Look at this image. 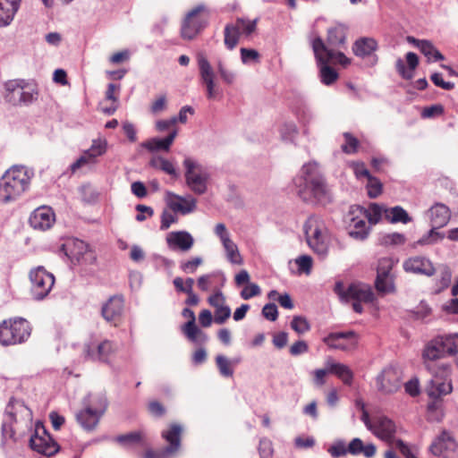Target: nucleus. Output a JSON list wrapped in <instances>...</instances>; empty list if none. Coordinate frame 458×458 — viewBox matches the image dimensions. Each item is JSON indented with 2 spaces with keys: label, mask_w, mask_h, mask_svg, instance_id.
I'll use <instances>...</instances> for the list:
<instances>
[{
  "label": "nucleus",
  "mask_w": 458,
  "mask_h": 458,
  "mask_svg": "<svg viewBox=\"0 0 458 458\" xmlns=\"http://www.w3.org/2000/svg\"><path fill=\"white\" fill-rule=\"evenodd\" d=\"M293 183L297 195L305 202L326 204L331 200L330 189L316 163L303 165Z\"/></svg>",
  "instance_id": "nucleus-1"
},
{
  "label": "nucleus",
  "mask_w": 458,
  "mask_h": 458,
  "mask_svg": "<svg viewBox=\"0 0 458 458\" xmlns=\"http://www.w3.org/2000/svg\"><path fill=\"white\" fill-rule=\"evenodd\" d=\"M32 172L23 165H13L0 179V201L18 199L30 187Z\"/></svg>",
  "instance_id": "nucleus-2"
},
{
  "label": "nucleus",
  "mask_w": 458,
  "mask_h": 458,
  "mask_svg": "<svg viewBox=\"0 0 458 458\" xmlns=\"http://www.w3.org/2000/svg\"><path fill=\"white\" fill-rule=\"evenodd\" d=\"M30 323L21 317H13L0 322V345L4 347L22 344L30 337Z\"/></svg>",
  "instance_id": "nucleus-3"
},
{
  "label": "nucleus",
  "mask_w": 458,
  "mask_h": 458,
  "mask_svg": "<svg viewBox=\"0 0 458 458\" xmlns=\"http://www.w3.org/2000/svg\"><path fill=\"white\" fill-rule=\"evenodd\" d=\"M4 98L13 106H29L38 98L35 84L23 79L10 80L4 83Z\"/></svg>",
  "instance_id": "nucleus-4"
},
{
  "label": "nucleus",
  "mask_w": 458,
  "mask_h": 458,
  "mask_svg": "<svg viewBox=\"0 0 458 458\" xmlns=\"http://www.w3.org/2000/svg\"><path fill=\"white\" fill-rule=\"evenodd\" d=\"M433 377L430 379L426 392L431 399H440L443 395L450 394L453 390L450 378L451 365L442 363L437 366L428 365Z\"/></svg>",
  "instance_id": "nucleus-5"
},
{
  "label": "nucleus",
  "mask_w": 458,
  "mask_h": 458,
  "mask_svg": "<svg viewBox=\"0 0 458 458\" xmlns=\"http://www.w3.org/2000/svg\"><path fill=\"white\" fill-rule=\"evenodd\" d=\"M209 12L204 4H199L189 11L181 25V37L186 40L194 39L208 25Z\"/></svg>",
  "instance_id": "nucleus-6"
},
{
  "label": "nucleus",
  "mask_w": 458,
  "mask_h": 458,
  "mask_svg": "<svg viewBox=\"0 0 458 458\" xmlns=\"http://www.w3.org/2000/svg\"><path fill=\"white\" fill-rule=\"evenodd\" d=\"M185 167V182L189 189L197 195L206 193L210 178L208 172L190 157L183 161Z\"/></svg>",
  "instance_id": "nucleus-7"
},
{
  "label": "nucleus",
  "mask_w": 458,
  "mask_h": 458,
  "mask_svg": "<svg viewBox=\"0 0 458 458\" xmlns=\"http://www.w3.org/2000/svg\"><path fill=\"white\" fill-rule=\"evenodd\" d=\"M309 246L317 253L324 255L327 250V230L324 222L316 216H310L304 225Z\"/></svg>",
  "instance_id": "nucleus-8"
},
{
  "label": "nucleus",
  "mask_w": 458,
  "mask_h": 458,
  "mask_svg": "<svg viewBox=\"0 0 458 458\" xmlns=\"http://www.w3.org/2000/svg\"><path fill=\"white\" fill-rule=\"evenodd\" d=\"M257 29V20L237 18L233 23L226 24L225 28V45L233 50L238 44L241 36L250 37Z\"/></svg>",
  "instance_id": "nucleus-9"
},
{
  "label": "nucleus",
  "mask_w": 458,
  "mask_h": 458,
  "mask_svg": "<svg viewBox=\"0 0 458 458\" xmlns=\"http://www.w3.org/2000/svg\"><path fill=\"white\" fill-rule=\"evenodd\" d=\"M30 446L46 456L55 455L60 450L59 444L55 441L40 421L36 423L35 432L30 438Z\"/></svg>",
  "instance_id": "nucleus-10"
},
{
  "label": "nucleus",
  "mask_w": 458,
  "mask_h": 458,
  "mask_svg": "<svg viewBox=\"0 0 458 458\" xmlns=\"http://www.w3.org/2000/svg\"><path fill=\"white\" fill-rule=\"evenodd\" d=\"M312 49L318 66L319 67V77L321 82L327 86L334 84L337 81L339 75L334 68L328 65V64H330L328 58L324 57L323 51L327 49L325 42L321 38L318 37L312 40Z\"/></svg>",
  "instance_id": "nucleus-11"
},
{
  "label": "nucleus",
  "mask_w": 458,
  "mask_h": 458,
  "mask_svg": "<svg viewBox=\"0 0 458 458\" xmlns=\"http://www.w3.org/2000/svg\"><path fill=\"white\" fill-rule=\"evenodd\" d=\"M31 294L37 301L43 300L48 295L55 284V276L43 267H38L30 272Z\"/></svg>",
  "instance_id": "nucleus-12"
},
{
  "label": "nucleus",
  "mask_w": 458,
  "mask_h": 458,
  "mask_svg": "<svg viewBox=\"0 0 458 458\" xmlns=\"http://www.w3.org/2000/svg\"><path fill=\"white\" fill-rule=\"evenodd\" d=\"M342 298L346 301H352V310L356 313H362L363 308L361 303H370L374 301V293L369 284L354 283L351 284L345 292L343 293Z\"/></svg>",
  "instance_id": "nucleus-13"
},
{
  "label": "nucleus",
  "mask_w": 458,
  "mask_h": 458,
  "mask_svg": "<svg viewBox=\"0 0 458 458\" xmlns=\"http://www.w3.org/2000/svg\"><path fill=\"white\" fill-rule=\"evenodd\" d=\"M376 388L383 395L398 392L403 385L402 373L395 368H385L376 377Z\"/></svg>",
  "instance_id": "nucleus-14"
},
{
  "label": "nucleus",
  "mask_w": 458,
  "mask_h": 458,
  "mask_svg": "<svg viewBox=\"0 0 458 458\" xmlns=\"http://www.w3.org/2000/svg\"><path fill=\"white\" fill-rule=\"evenodd\" d=\"M82 356L85 360L111 363L114 357L113 343L109 340L85 343L82 345Z\"/></svg>",
  "instance_id": "nucleus-15"
},
{
  "label": "nucleus",
  "mask_w": 458,
  "mask_h": 458,
  "mask_svg": "<svg viewBox=\"0 0 458 458\" xmlns=\"http://www.w3.org/2000/svg\"><path fill=\"white\" fill-rule=\"evenodd\" d=\"M429 452L442 458H458V443L448 431L443 430L429 445Z\"/></svg>",
  "instance_id": "nucleus-16"
},
{
  "label": "nucleus",
  "mask_w": 458,
  "mask_h": 458,
  "mask_svg": "<svg viewBox=\"0 0 458 458\" xmlns=\"http://www.w3.org/2000/svg\"><path fill=\"white\" fill-rule=\"evenodd\" d=\"M106 149V140H94L91 147L84 151L82 155L70 165L72 173H76L79 169L86 166L90 168L96 163V158L104 154Z\"/></svg>",
  "instance_id": "nucleus-17"
},
{
  "label": "nucleus",
  "mask_w": 458,
  "mask_h": 458,
  "mask_svg": "<svg viewBox=\"0 0 458 458\" xmlns=\"http://www.w3.org/2000/svg\"><path fill=\"white\" fill-rule=\"evenodd\" d=\"M359 335L355 331L330 333L323 339V342L332 349L350 351L357 347Z\"/></svg>",
  "instance_id": "nucleus-18"
},
{
  "label": "nucleus",
  "mask_w": 458,
  "mask_h": 458,
  "mask_svg": "<svg viewBox=\"0 0 458 458\" xmlns=\"http://www.w3.org/2000/svg\"><path fill=\"white\" fill-rule=\"evenodd\" d=\"M14 403L19 404L21 408H25L23 404L19 403V402L15 401L13 398L10 399L5 408L1 426V445L3 446L15 442V431L13 429V424L16 422Z\"/></svg>",
  "instance_id": "nucleus-19"
},
{
  "label": "nucleus",
  "mask_w": 458,
  "mask_h": 458,
  "mask_svg": "<svg viewBox=\"0 0 458 458\" xmlns=\"http://www.w3.org/2000/svg\"><path fill=\"white\" fill-rule=\"evenodd\" d=\"M405 272L430 277L435 275L436 267L433 262L424 256H412L403 261Z\"/></svg>",
  "instance_id": "nucleus-20"
},
{
  "label": "nucleus",
  "mask_w": 458,
  "mask_h": 458,
  "mask_svg": "<svg viewBox=\"0 0 458 458\" xmlns=\"http://www.w3.org/2000/svg\"><path fill=\"white\" fill-rule=\"evenodd\" d=\"M55 221L54 210L47 206L37 208L30 216L29 223L32 228L38 231L49 229Z\"/></svg>",
  "instance_id": "nucleus-21"
},
{
  "label": "nucleus",
  "mask_w": 458,
  "mask_h": 458,
  "mask_svg": "<svg viewBox=\"0 0 458 458\" xmlns=\"http://www.w3.org/2000/svg\"><path fill=\"white\" fill-rule=\"evenodd\" d=\"M99 402V407H87L77 413V421L85 430H92L98 423L99 418L106 407V402L104 398L101 397Z\"/></svg>",
  "instance_id": "nucleus-22"
},
{
  "label": "nucleus",
  "mask_w": 458,
  "mask_h": 458,
  "mask_svg": "<svg viewBox=\"0 0 458 458\" xmlns=\"http://www.w3.org/2000/svg\"><path fill=\"white\" fill-rule=\"evenodd\" d=\"M198 65L200 78L207 88V98L213 99L216 95L214 81L215 74L208 60L202 54L198 55Z\"/></svg>",
  "instance_id": "nucleus-23"
},
{
  "label": "nucleus",
  "mask_w": 458,
  "mask_h": 458,
  "mask_svg": "<svg viewBox=\"0 0 458 458\" xmlns=\"http://www.w3.org/2000/svg\"><path fill=\"white\" fill-rule=\"evenodd\" d=\"M186 313H189V320L182 326V333L193 343H205L208 340V335L196 326L194 312L191 309L185 308L182 310V315L186 316Z\"/></svg>",
  "instance_id": "nucleus-24"
},
{
  "label": "nucleus",
  "mask_w": 458,
  "mask_h": 458,
  "mask_svg": "<svg viewBox=\"0 0 458 458\" xmlns=\"http://www.w3.org/2000/svg\"><path fill=\"white\" fill-rule=\"evenodd\" d=\"M166 203L174 212H179L182 215L191 213L196 208V199L193 198L186 199L173 192L166 193Z\"/></svg>",
  "instance_id": "nucleus-25"
},
{
  "label": "nucleus",
  "mask_w": 458,
  "mask_h": 458,
  "mask_svg": "<svg viewBox=\"0 0 458 458\" xmlns=\"http://www.w3.org/2000/svg\"><path fill=\"white\" fill-rule=\"evenodd\" d=\"M428 216L431 226L442 228L450 221L451 210L446 205L437 202L428 210Z\"/></svg>",
  "instance_id": "nucleus-26"
},
{
  "label": "nucleus",
  "mask_w": 458,
  "mask_h": 458,
  "mask_svg": "<svg viewBox=\"0 0 458 458\" xmlns=\"http://www.w3.org/2000/svg\"><path fill=\"white\" fill-rule=\"evenodd\" d=\"M182 427L178 423H171L167 429L163 430L161 437L168 443L166 452L174 454L181 447Z\"/></svg>",
  "instance_id": "nucleus-27"
},
{
  "label": "nucleus",
  "mask_w": 458,
  "mask_h": 458,
  "mask_svg": "<svg viewBox=\"0 0 458 458\" xmlns=\"http://www.w3.org/2000/svg\"><path fill=\"white\" fill-rule=\"evenodd\" d=\"M371 432L378 438L390 442L394 437L395 425L386 417H380L374 421Z\"/></svg>",
  "instance_id": "nucleus-28"
},
{
  "label": "nucleus",
  "mask_w": 458,
  "mask_h": 458,
  "mask_svg": "<svg viewBox=\"0 0 458 458\" xmlns=\"http://www.w3.org/2000/svg\"><path fill=\"white\" fill-rule=\"evenodd\" d=\"M167 245L171 249H179L187 251L193 246L194 240L186 231L171 232L166 237Z\"/></svg>",
  "instance_id": "nucleus-29"
},
{
  "label": "nucleus",
  "mask_w": 458,
  "mask_h": 458,
  "mask_svg": "<svg viewBox=\"0 0 458 458\" xmlns=\"http://www.w3.org/2000/svg\"><path fill=\"white\" fill-rule=\"evenodd\" d=\"M21 0H0V27L8 26L14 19Z\"/></svg>",
  "instance_id": "nucleus-30"
},
{
  "label": "nucleus",
  "mask_w": 458,
  "mask_h": 458,
  "mask_svg": "<svg viewBox=\"0 0 458 458\" xmlns=\"http://www.w3.org/2000/svg\"><path fill=\"white\" fill-rule=\"evenodd\" d=\"M377 49V42L372 38H360L352 46L353 54L361 58L370 56Z\"/></svg>",
  "instance_id": "nucleus-31"
},
{
  "label": "nucleus",
  "mask_w": 458,
  "mask_h": 458,
  "mask_svg": "<svg viewBox=\"0 0 458 458\" xmlns=\"http://www.w3.org/2000/svg\"><path fill=\"white\" fill-rule=\"evenodd\" d=\"M406 61L409 69H406L405 64L401 58L396 61L395 67L402 78L405 80H411L413 77V71L419 64V57L415 53L408 52L406 54Z\"/></svg>",
  "instance_id": "nucleus-32"
},
{
  "label": "nucleus",
  "mask_w": 458,
  "mask_h": 458,
  "mask_svg": "<svg viewBox=\"0 0 458 458\" xmlns=\"http://www.w3.org/2000/svg\"><path fill=\"white\" fill-rule=\"evenodd\" d=\"M177 135V131L173 130L167 137L164 139H157L153 138L147 141H144L141 146L147 148L149 151H157V150H165L168 151L171 145L173 144L175 137Z\"/></svg>",
  "instance_id": "nucleus-33"
},
{
  "label": "nucleus",
  "mask_w": 458,
  "mask_h": 458,
  "mask_svg": "<svg viewBox=\"0 0 458 458\" xmlns=\"http://www.w3.org/2000/svg\"><path fill=\"white\" fill-rule=\"evenodd\" d=\"M326 365L329 366L330 374L335 375L344 385H352L353 373L347 365L335 362L332 360H327Z\"/></svg>",
  "instance_id": "nucleus-34"
},
{
  "label": "nucleus",
  "mask_w": 458,
  "mask_h": 458,
  "mask_svg": "<svg viewBox=\"0 0 458 458\" xmlns=\"http://www.w3.org/2000/svg\"><path fill=\"white\" fill-rule=\"evenodd\" d=\"M407 40L413 43L420 52L427 56L429 60L440 61L444 59V55L433 46L428 40H420L412 37H408Z\"/></svg>",
  "instance_id": "nucleus-35"
},
{
  "label": "nucleus",
  "mask_w": 458,
  "mask_h": 458,
  "mask_svg": "<svg viewBox=\"0 0 458 458\" xmlns=\"http://www.w3.org/2000/svg\"><path fill=\"white\" fill-rule=\"evenodd\" d=\"M376 445L374 444L364 445L360 438H353L348 445V452L352 455L362 454L366 458H372L376 454Z\"/></svg>",
  "instance_id": "nucleus-36"
},
{
  "label": "nucleus",
  "mask_w": 458,
  "mask_h": 458,
  "mask_svg": "<svg viewBox=\"0 0 458 458\" xmlns=\"http://www.w3.org/2000/svg\"><path fill=\"white\" fill-rule=\"evenodd\" d=\"M62 249L71 259L80 261L81 257L87 251L88 245L83 241L72 240L63 244Z\"/></svg>",
  "instance_id": "nucleus-37"
},
{
  "label": "nucleus",
  "mask_w": 458,
  "mask_h": 458,
  "mask_svg": "<svg viewBox=\"0 0 458 458\" xmlns=\"http://www.w3.org/2000/svg\"><path fill=\"white\" fill-rule=\"evenodd\" d=\"M384 216H385V218L392 224H396V223L408 224L411 221V217L409 216L407 211L400 206L385 208Z\"/></svg>",
  "instance_id": "nucleus-38"
},
{
  "label": "nucleus",
  "mask_w": 458,
  "mask_h": 458,
  "mask_svg": "<svg viewBox=\"0 0 458 458\" xmlns=\"http://www.w3.org/2000/svg\"><path fill=\"white\" fill-rule=\"evenodd\" d=\"M445 355L443 341L440 339V336L430 341L423 352V357L428 360H436L441 359Z\"/></svg>",
  "instance_id": "nucleus-39"
},
{
  "label": "nucleus",
  "mask_w": 458,
  "mask_h": 458,
  "mask_svg": "<svg viewBox=\"0 0 458 458\" xmlns=\"http://www.w3.org/2000/svg\"><path fill=\"white\" fill-rule=\"evenodd\" d=\"M369 233V227L367 226L364 218H352L350 225L349 235L358 241L365 240Z\"/></svg>",
  "instance_id": "nucleus-40"
},
{
  "label": "nucleus",
  "mask_w": 458,
  "mask_h": 458,
  "mask_svg": "<svg viewBox=\"0 0 458 458\" xmlns=\"http://www.w3.org/2000/svg\"><path fill=\"white\" fill-rule=\"evenodd\" d=\"M145 434L142 431H132L116 437V442L124 447L144 445Z\"/></svg>",
  "instance_id": "nucleus-41"
},
{
  "label": "nucleus",
  "mask_w": 458,
  "mask_h": 458,
  "mask_svg": "<svg viewBox=\"0 0 458 458\" xmlns=\"http://www.w3.org/2000/svg\"><path fill=\"white\" fill-rule=\"evenodd\" d=\"M345 33L341 28H332L327 31V44L325 45L328 47V48L334 49L335 47H339L345 43Z\"/></svg>",
  "instance_id": "nucleus-42"
},
{
  "label": "nucleus",
  "mask_w": 458,
  "mask_h": 458,
  "mask_svg": "<svg viewBox=\"0 0 458 458\" xmlns=\"http://www.w3.org/2000/svg\"><path fill=\"white\" fill-rule=\"evenodd\" d=\"M386 208L376 203L369 205L368 209L360 208V213L364 215V218H367L371 225H376L384 215V209Z\"/></svg>",
  "instance_id": "nucleus-43"
},
{
  "label": "nucleus",
  "mask_w": 458,
  "mask_h": 458,
  "mask_svg": "<svg viewBox=\"0 0 458 458\" xmlns=\"http://www.w3.org/2000/svg\"><path fill=\"white\" fill-rule=\"evenodd\" d=\"M222 243L226 251L228 260L233 264H242V258L236 244L231 239H225V242Z\"/></svg>",
  "instance_id": "nucleus-44"
},
{
  "label": "nucleus",
  "mask_w": 458,
  "mask_h": 458,
  "mask_svg": "<svg viewBox=\"0 0 458 458\" xmlns=\"http://www.w3.org/2000/svg\"><path fill=\"white\" fill-rule=\"evenodd\" d=\"M439 228L432 226V228L427 233V234L423 235L420 239L417 241L418 245H433L442 241L445 237L443 233L438 232Z\"/></svg>",
  "instance_id": "nucleus-45"
},
{
  "label": "nucleus",
  "mask_w": 458,
  "mask_h": 458,
  "mask_svg": "<svg viewBox=\"0 0 458 458\" xmlns=\"http://www.w3.org/2000/svg\"><path fill=\"white\" fill-rule=\"evenodd\" d=\"M326 49L327 50L323 51V55L325 58H328L330 63L339 64L343 66L350 64L351 60L343 52L335 51V49L328 48L327 46Z\"/></svg>",
  "instance_id": "nucleus-46"
},
{
  "label": "nucleus",
  "mask_w": 458,
  "mask_h": 458,
  "mask_svg": "<svg viewBox=\"0 0 458 458\" xmlns=\"http://www.w3.org/2000/svg\"><path fill=\"white\" fill-rule=\"evenodd\" d=\"M344 143L341 146V148L345 154H354L358 151L360 147L359 140L350 132H344Z\"/></svg>",
  "instance_id": "nucleus-47"
},
{
  "label": "nucleus",
  "mask_w": 458,
  "mask_h": 458,
  "mask_svg": "<svg viewBox=\"0 0 458 458\" xmlns=\"http://www.w3.org/2000/svg\"><path fill=\"white\" fill-rule=\"evenodd\" d=\"M375 287L378 293H386L394 291V282L391 276H379L377 274Z\"/></svg>",
  "instance_id": "nucleus-48"
},
{
  "label": "nucleus",
  "mask_w": 458,
  "mask_h": 458,
  "mask_svg": "<svg viewBox=\"0 0 458 458\" xmlns=\"http://www.w3.org/2000/svg\"><path fill=\"white\" fill-rule=\"evenodd\" d=\"M79 191L83 202L92 204L97 201L98 193L90 184H84L80 187Z\"/></svg>",
  "instance_id": "nucleus-49"
},
{
  "label": "nucleus",
  "mask_w": 458,
  "mask_h": 458,
  "mask_svg": "<svg viewBox=\"0 0 458 458\" xmlns=\"http://www.w3.org/2000/svg\"><path fill=\"white\" fill-rule=\"evenodd\" d=\"M445 353L454 354L458 352V335L440 336Z\"/></svg>",
  "instance_id": "nucleus-50"
},
{
  "label": "nucleus",
  "mask_w": 458,
  "mask_h": 458,
  "mask_svg": "<svg viewBox=\"0 0 458 458\" xmlns=\"http://www.w3.org/2000/svg\"><path fill=\"white\" fill-rule=\"evenodd\" d=\"M366 187L370 199H375L382 193L383 185L381 182L374 176H369Z\"/></svg>",
  "instance_id": "nucleus-51"
},
{
  "label": "nucleus",
  "mask_w": 458,
  "mask_h": 458,
  "mask_svg": "<svg viewBox=\"0 0 458 458\" xmlns=\"http://www.w3.org/2000/svg\"><path fill=\"white\" fill-rule=\"evenodd\" d=\"M114 295L108 298L106 303L101 308V316L107 322H113L114 319Z\"/></svg>",
  "instance_id": "nucleus-52"
},
{
  "label": "nucleus",
  "mask_w": 458,
  "mask_h": 458,
  "mask_svg": "<svg viewBox=\"0 0 458 458\" xmlns=\"http://www.w3.org/2000/svg\"><path fill=\"white\" fill-rule=\"evenodd\" d=\"M216 366L224 377H232L233 370L231 367V362L223 355H218L216 358Z\"/></svg>",
  "instance_id": "nucleus-53"
},
{
  "label": "nucleus",
  "mask_w": 458,
  "mask_h": 458,
  "mask_svg": "<svg viewBox=\"0 0 458 458\" xmlns=\"http://www.w3.org/2000/svg\"><path fill=\"white\" fill-rule=\"evenodd\" d=\"M394 267V261L390 258H382L378 259L377 274H379V276H391V271Z\"/></svg>",
  "instance_id": "nucleus-54"
},
{
  "label": "nucleus",
  "mask_w": 458,
  "mask_h": 458,
  "mask_svg": "<svg viewBox=\"0 0 458 458\" xmlns=\"http://www.w3.org/2000/svg\"><path fill=\"white\" fill-rule=\"evenodd\" d=\"M203 259L200 257L192 258L190 260L185 262H182L180 265L181 269L187 274H193L196 272L197 268L202 265Z\"/></svg>",
  "instance_id": "nucleus-55"
},
{
  "label": "nucleus",
  "mask_w": 458,
  "mask_h": 458,
  "mask_svg": "<svg viewBox=\"0 0 458 458\" xmlns=\"http://www.w3.org/2000/svg\"><path fill=\"white\" fill-rule=\"evenodd\" d=\"M291 327L298 334H303L310 330V327L306 318L296 316L291 322Z\"/></svg>",
  "instance_id": "nucleus-56"
},
{
  "label": "nucleus",
  "mask_w": 458,
  "mask_h": 458,
  "mask_svg": "<svg viewBox=\"0 0 458 458\" xmlns=\"http://www.w3.org/2000/svg\"><path fill=\"white\" fill-rule=\"evenodd\" d=\"M259 454L260 458H271L274 454L273 445L269 439L263 438L259 441Z\"/></svg>",
  "instance_id": "nucleus-57"
},
{
  "label": "nucleus",
  "mask_w": 458,
  "mask_h": 458,
  "mask_svg": "<svg viewBox=\"0 0 458 458\" xmlns=\"http://www.w3.org/2000/svg\"><path fill=\"white\" fill-rule=\"evenodd\" d=\"M330 374L329 366L326 365L325 369H318L312 372L313 383L317 386H322L326 384V377Z\"/></svg>",
  "instance_id": "nucleus-58"
},
{
  "label": "nucleus",
  "mask_w": 458,
  "mask_h": 458,
  "mask_svg": "<svg viewBox=\"0 0 458 458\" xmlns=\"http://www.w3.org/2000/svg\"><path fill=\"white\" fill-rule=\"evenodd\" d=\"M241 59L243 64H248L250 62H259V54L255 49L250 48H241Z\"/></svg>",
  "instance_id": "nucleus-59"
},
{
  "label": "nucleus",
  "mask_w": 458,
  "mask_h": 458,
  "mask_svg": "<svg viewBox=\"0 0 458 458\" xmlns=\"http://www.w3.org/2000/svg\"><path fill=\"white\" fill-rule=\"evenodd\" d=\"M261 293V290L257 284L250 283L246 285L241 292V297L243 300H249Z\"/></svg>",
  "instance_id": "nucleus-60"
},
{
  "label": "nucleus",
  "mask_w": 458,
  "mask_h": 458,
  "mask_svg": "<svg viewBox=\"0 0 458 458\" xmlns=\"http://www.w3.org/2000/svg\"><path fill=\"white\" fill-rule=\"evenodd\" d=\"M231 316V310L228 306L225 305L215 310V323L221 325L224 324Z\"/></svg>",
  "instance_id": "nucleus-61"
},
{
  "label": "nucleus",
  "mask_w": 458,
  "mask_h": 458,
  "mask_svg": "<svg viewBox=\"0 0 458 458\" xmlns=\"http://www.w3.org/2000/svg\"><path fill=\"white\" fill-rule=\"evenodd\" d=\"M208 301L210 306L215 308V310L225 305V298L222 292L219 290L210 295L208 299Z\"/></svg>",
  "instance_id": "nucleus-62"
},
{
  "label": "nucleus",
  "mask_w": 458,
  "mask_h": 458,
  "mask_svg": "<svg viewBox=\"0 0 458 458\" xmlns=\"http://www.w3.org/2000/svg\"><path fill=\"white\" fill-rule=\"evenodd\" d=\"M328 453L334 458L345 456L347 454H349L348 446L345 447V445L343 442H338L329 447Z\"/></svg>",
  "instance_id": "nucleus-63"
},
{
  "label": "nucleus",
  "mask_w": 458,
  "mask_h": 458,
  "mask_svg": "<svg viewBox=\"0 0 458 458\" xmlns=\"http://www.w3.org/2000/svg\"><path fill=\"white\" fill-rule=\"evenodd\" d=\"M262 315L270 321H276L278 317L277 307L275 303H267L262 309Z\"/></svg>",
  "instance_id": "nucleus-64"
}]
</instances>
